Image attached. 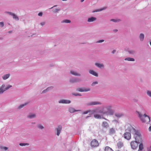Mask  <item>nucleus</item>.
<instances>
[{
  "label": "nucleus",
  "instance_id": "37",
  "mask_svg": "<svg viewBox=\"0 0 151 151\" xmlns=\"http://www.w3.org/2000/svg\"><path fill=\"white\" fill-rule=\"evenodd\" d=\"M128 52L129 54L133 55L135 53V51L133 50H130L128 51Z\"/></svg>",
  "mask_w": 151,
  "mask_h": 151
},
{
  "label": "nucleus",
  "instance_id": "6",
  "mask_svg": "<svg viewBox=\"0 0 151 151\" xmlns=\"http://www.w3.org/2000/svg\"><path fill=\"white\" fill-rule=\"evenodd\" d=\"M69 81L71 83H75L81 81V80L78 77H73L70 79Z\"/></svg>",
  "mask_w": 151,
  "mask_h": 151
},
{
  "label": "nucleus",
  "instance_id": "30",
  "mask_svg": "<svg viewBox=\"0 0 151 151\" xmlns=\"http://www.w3.org/2000/svg\"><path fill=\"white\" fill-rule=\"evenodd\" d=\"M70 20L67 19L63 20L61 21V23H70Z\"/></svg>",
  "mask_w": 151,
  "mask_h": 151
},
{
  "label": "nucleus",
  "instance_id": "17",
  "mask_svg": "<svg viewBox=\"0 0 151 151\" xmlns=\"http://www.w3.org/2000/svg\"><path fill=\"white\" fill-rule=\"evenodd\" d=\"M97 20V18L93 17L88 18L87 20V22H94Z\"/></svg>",
  "mask_w": 151,
  "mask_h": 151
},
{
  "label": "nucleus",
  "instance_id": "52",
  "mask_svg": "<svg viewBox=\"0 0 151 151\" xmlns=\"http://www.w3.org/2000/svg\"><path fill=\"white\" fill-rule=\"evenodd\" d=\"M57 6V5H54V6H53L51 8H50V9H52V8H53V7H56Z\"/></svg>",
  "mask_w": 151,
  "mask_h": 151
},
{
  "label": "nucleus",
  "instance_id": "44",
  "mask_svg": "<svg viewBox=\"0 0 151 151\" xmlns=\"http://www.w3.org/2000/svg\"><path fill=\"white\" fill-rule=\"evenodd\" d=\"M91 110H89L88 111H86L84 112L83 113V114H88V112H91Z\"/></svg>",
  "mask_w": 151,
  "mask_h": 151
},
{
  "label": "nucleus",
  "instance_id": "56",
  "mask_svg": "<svg viewBox=\"0 0 151 151\" xmlns=\"http://www.w3.org/2000/svg\"><path fill=\"white\" fill-rule=\"evenodd\" d=\"M84 1V0H81V2H83Z\"/></svg>",
  "mask_w": 151,
  "mask_h": 151
},
{
  "label": "nucleus",
  "instance_id": "45",
  "mask_svg": "<svg viewBox=\"0 0 151 151\" xmlns=\"http://www.w3.org/2000/svg\"><path fill=\"white\" fill-rule=\"evenodd\" d=\"M104 40H99L98 41L96 42L97 43H101L102 42H103L104 41Z\"/></svg>",
  "mask_w": 151,
  "mask_h": 151
},
{
  "label": "nucleus",
  "instance_id": "11",
  "mask_svg": "<svg viewBox=\"0 0 151 151\" xmlns=\"http://www.w3.org/2000/svg\"><path fill=\"white\" fill-rule=\"evenodd\" d=\"M101 102L97 101H91L86 104V105L87 106L101 105Z\"/></svg>",
  "mask_w": 151,
  "mask_h": 151
},
{
  "label": "nucleus",
  "instance_id": "24",
  "mask_svg": "<svg viewBox=\"0 0 151 151\" xmlns=\"http://www.w3.org/2000/svg\"><path fill=\"white\" fill-rule=\"evenodd\" d=\"M102 126L104 128H107L109 127V125L107 122H104L102 124Z\"/></svg>",
  "mask_w": 151,
  "mask_h": 151
},
{
  "label": "nucleus",
  "instance_id": "55",
  "mask_svg": "<svg viewBox=\"0 0 151 151\" xmlns=\"http://www.w3.org/2000/svg\"><path fill=\"white\" fill-rule=\"evenodd\" d=\"M90 116H86V119H87L88 118V117H90Z\"/></svg>",
  "mask_w": 151,
  "mask_h": 151
},
{
  "label": "nucleus",
  "instance_id": "38",
  "mask_svg": "<svg viewBox=\"0 0 151 151\" xmlns=\"http://www.w3.org/2000/svg\"><path fill=\"white\" fill-rule=\"evenodd\" d=\"M147 94L148 96L151 98V91L147 90Z\"/></svg>",
  "mask_w": 151,
  "mask_h": 151
},
{
  "label": "nucleus",
  "instance_id": "41",
  "mask_svg": "<svg viewBox=\"0 0 151 151\" xmlns=\"http://www.w3.org/2000/svg\"><path fill=\"white\" fill-rule=\"evenodd\" d=\"M110 21H112L114 22H119L120 20L119 19H111Z\"/></svg>",
  "mask_w": 151,
  "mask_h": 151
},
{
  "label": "nucleus",
  "instance_id": "36",
  "mask_svg": "<svg viewBox=\"0 0 151 151\" xmlns=\"http://www.w3.org/2000/svg\"><path fill=\"white\" fill-rule=\"evenodd\" d=\"M105 9V8H102V9H99L96 10H95L93 11L92 12L93 13L95 12H98L101 11Z\"/></svg>",
  "mask_w": 151,
  "mask_h": 151
},
{
  "label": "nucleus",
  "instance_id": "28",
  "mask_svg": "<svg viewBox=\"0 0 151 151\" xmlns=\"http://www.w3.org/2000/svg\"><path fill=\"white\" fill-rule=\"evenodd\" d=\"M119 148H121L123 145V143L121 142H119L117 144Z\"/></svg>",
  "mask_w": 151,
  "mask_h": 151
},
{
  "label": "nucleus",
  "instance_id": "4",
  "mask_svg": "<svg viewBox=\"0 0 151 151\" xmlns=\"http://www.w3.org/2000/svg\"><path fill=\"white\" fill-rule=\"evenodd\" d=\"M131 129L133 130L134 137V138L142 136L141 133L139 131L137 130L133 127H132Z\"/></svg>",
  "mask_w": 151,
  "mask_h": 151
},
{
  "label": "nucleus",
  "instance_id": "3",
  "mask_svg": "<svg viewBox=\"0 0 151 151\" xmlns=\"http://www.w3.org/2000/svg\"><path fill=\"white\" fill-rule=\"evenodd\" d=\"M12 87V85L6 84H3L0 87V94H3L4 91Z\"/></svg>",
  "mask_w": 151,
  "mask_h": 151
},
{
  "label": "nucleus",
  "instance_id": "35",
  "mask_svg": "<svg viewBox=\"0 0 151 151\" xmlns=\"http://www.w3.org/2000/svg\"><path fill=\"white\" fill-rule=\"evenodd\" d=\"M37 127L40 129H42L44 128V127L41 124H39L37 125Z\"/></svg>",
  "mask_w": 151,
  "mask_h": 151
},
{
  "label": "nucleus",
  "instance_id": "33",
  "mask_svg": "<svg viewBox=\"0 0 151 151\" xmlns=\"http://www.w3.org/2000/svg\"><path fill=\"white\" fill-rule=\"evenodd\" d=\"M105 151H114L110 147L108 146H106L105 148Z\"/></svg>",
  "mask_w": 151,
  "mask_h": 151
},
{
  "label": "nucleus",
  "instance_id": "19",
  "mask_svg": "<svg viewBox=\"0 0 151 151\" xmlns=\"http://www.w3.org/2000/svg\"><path fill=\"white\" fill-rule=\"evenodd\" d=\"M53 88V86H50L47 88L46 89L44 90L42 92V93H44L47 92L49 91L52 89Z\"/></svg>",
  "mask_w": 151,
  "mask_h": 151
},
{
  "label": "nucleus",
  "instance_id": "9",
  "mask_svg": "<svg viewBox=\"0 0 151 151\" xmlns=\"http://www.w3.org/2000/svg\"><path fill=\"white\" fill-rule=\"evenodd\" d=\"M76 90L77 91L81 92H86L90 91L91 89L90 88H86L84 87H83V88H77Z\"/></svg>",
  "mask_w": 151,
  "mask_h": 151
},
{
  "label": "nucleus",
  "instance_id": "7",
  "mask_svg": "<svg viewBox=\"0 0 151 151\" xmlns=\"http://www.w3.org/2000/svg\"><path fill=\"white\" fill-rule=\"evenodd\" d=\"M124 137L127 140H130L131 137V135L130 132H126L123 135Z\"/></svg>",
  "mask_w": 151,
  "mask_h": 151
},
{
  "label": "nucleus",
  "instance_id": "25",
  "mask_svg": "<svg viewBox=\"0 0 151 151\" xmlns=\"http://www.w3.org/2000/svg\"><path fill=\"white\" fill-rule=\"evenodd\" d=\"M144 37H145V35H144V34H143V33H140L139 35V40H140V41H143L144 40Z\"/></svg>",
  "mask_w": 151,
  "mask_h": 151
},
{
  "label": "nucleus",
  "instance_id": "51",
  "mask_svg": "<svg viewBox=\"0 0 151 151\" xmlns=\"http://www.w3.org/2000/svg\"><path fill=\"white\" fill-rule=\"evenodd\" d=\"M113 122H116L117 123V122H118V120H116L114 119L113 121Z\"/></svg>",
  "mask_w": 151,
  "mask_h": 151
},
{
  "label": "nucleus",
  "instance_id": "32",
  "mask_svg": "<svg viewBox=\"0 0 151 151\" xmlns=\"http://www.w3.org/2000/svg\"><path fill=\"white\" fill-rule=\"evenodd\" d=\"M115 116L118 118L121 117L123 116L122 113H116L115 114Z\"/></svg>",
  "mask_w": 151,
  "mask_h": 151
},
{
  "label": "nucleus",
  "instance_id": "15",
  "mask_svg": "<svg viewBox=\"0 0 151 151\" xmlns=\"http://www.w3.org/2000/svg\"><path fill=\"white\" fill-rule=\"evenodd\" d=\"M36 114L34 113H30L27 116V118L29 119H33L36 117Z\"/></svg>",
  "mask_w": 151,
  "mask_h": 151
},
{
  "label": "nucleus",
  "instance_id": "34",
  "mask_svg": "<svg viewBox=\"0 0 151 151\" xmlns=\"http://www.w3.org/2000/svg\"><path fill=\"white\" fill-rule=\"evenodd\" d=\"M60 10V9L56 8L53 9L52 11L53 13H56L58 12Z\"/></svg>",
  "mask_w": 151,
  "mask_h": 151
},
{
  "label": "nucleus",
  "instance_id": "26",
  "mask_svg": "<svg viewBox=\"0 0 151 151\" xmlns=\"http://www.w3.org/2000/svg\"><path fill=\"white\" fill-rule=\"evenodd\" d=\"M140 143L138 151H141L144 149L143 145L142 142Z\"/></svg>",
  "mask_w": 151,
  "mask_h": 151
},
{
  "label": "nucleus",
  "instance_id": "21",
  "mask_svg": "<svg viewBox=\"0 0 151 151\" xmlns=\"http://www.w3.org/2000/svg\"><path fill=\"white\" fill-rule=\"evenodd\" d=\"M89 73L96 77H98V73L93 70H89Z\"/></svg>",
  "mask_w": 151,
  "mask_h": 151
},
{
  "label": "nucleus",
  "instance_id": "50",
  "mask_svg": "<svg viewBox=\"0 0 151 151\" xmlns=\"http://www.w3.org/2000/svg\"><path fill=\"white\" fill-rule=\"evenodd\" d=\"M116 52V50H114L111 52V53L112 54H114Z\"/></svg>",
  "mask_w": 151,
  "mask_h": 151
},
{
  "label": "nucleus",
  "instance_id": "10",
  "mask_svg": "<svg viewBox=\"0 0 151 151\" xmlns=\"http://www.w3.org/2000/svg\"><path fill=\"white\" fill-rule=\"evenodd\" d=\"M70 73L71 74L76 76L80 77L81 76V74L80 73L74 70H70Z\"/></svg>",
  "mask_w": 151,
  "mask_h": 151
},
{
  "label": "nucleus",
  "instance_id": "27",
  "mask_svg": "<svg viewBox=\"0 0 151 151\" xmlns=\"http://www.w3.org/2000/svg\"><path fill=\"white\" fill-rule=\"evenodd\" d=\"M124 60L132 61H135V60L134 58L130 57H127L125 58L124 59Z\"/></svg>",
  "mask_w": 151,
  "mask_h": 151
},
{
  "label": "nucleus",
  "instance_id": "1",
  "mask_svg": "<svg viewBox=\"0 0 151 151\" xmlns=\"http://www.w3.org/2000/svg\"><path fill=\"white\" fill-rule=\"evenodd\" d=\"M113 107L112 105H107L103 106L101 109L99 107H97L91 110V113L94 114V117L95 119H101L102 116L98 114L99 113L106 115H113L115 111L112 109Z\"/></svg>",
  "mask_w": 151,
  "mask_h": 151
},
{
  "label": "nucleus",
  "instance_id": "18",
  "mask_svg": "<svg viewBox=\"0 0 151 151\" xmlns=\"http://www.w3.org/2000/svg\"><path fill=\"white\" fill-rule=\"evenodd\" d=\"M68 111L70 113H73L76 111H81L80 110H75L74 108L72 107H70L68 108Z\"/></svg>",
  "mask_w": 151,
  "mask_h": 151
},
{
  "label": "nucleus",
  "instance_id": "48",
  "mask_svg": "<svg viewBox=\"0 0 151 151\" xmlns=\"http://www.w3.org/2000/svg\"><path fill=\"white\" fill-rule=\"evenodd\" d=\"M45 24V22H41L40 23V25L42 26H43Z\"/></svg>",
  "mask_w": 151,
  "mask_h": 151
},
{
  "label": "nucleus",
  "instance_id": "49",
  "mask_svg": "<svg viewBox=\"0 0 151 151\" xmlns=\"http://www.w3.org/2000/svg\"><path fill=\"white\" fill-rule=\"evenodd\" d=\"M148 149H151V145L150 147H147V150H148Z\"/></svg>",
  "mask_w": 151,
  "mask_h": 151
},
{
  "label": "nucleus",
  "instance_id": "29",
  "mask_svg": "<svg viewBox=\"0 0 151 151\" xmlns=\"http://www.w3.org/2000/svg\"><path fill=\"white\" fill-rule=\"evenodd\" d=\"M13 18L14 19H15L16 21H18L19 20V18L16 14H14L13 15Z\"/></svg>",
  "mask_w": 151,
  "mask_h": 151
},
{
  "label": "nucleus",
  "instance_id": "43",
  "mask_svg": "<svg viewBox=\"0 0 151 151\" xmlns=\"http://www.w3.org/2000/svg\"><path fill=\"white\" fill-rule=\"evenodd\" d=\"M98 83V82L97 81H95V82H93L91 84V85L92 86H94L96 84H97Z\"/></svg>",
  "mask_w": 151,
  "mask_h": 151
},
{
  "label": "nucleus",
  "instance_id": "47",
  "mask_svg": "<svg viewBox=\"0 0 151 151\" xmlns=\"http://www.w3.org/2000/svg\"><path fill=\"white\" fill-rule=\"evenodd\" d=\"M38 15L39 16L41 17L42 15V12H40L38 14Z\"/></svg>",
  "mask_w": 151,
  "mask_h": 151
},
{
  "label": "nucleus",
  "instance_id": "20",
  "mask_svg": "<svg viewBox=\"0 0 151 151\" xmlns=\"http://www.w3.org/2000/svg\"><path fill=\"white\" fill-rule=\"evenodd\" d=\"M10 76V73L6 74L2 76V78L3 80H5L9 78Z\"/></svg>",
  "mask_w": 151,
  "mask_h": 151
},
{
  "label": "nucleus",
  "instance_id": "16",
  "mask_svg": "<svg viewBox=\"0 0 151 151\" xmlns=\"http://www.w3.org/2000/svg\"><path fill=\"white\" fill-rule=\"evenodd\" d=\"M134 139L135 140V141L139 143L142 142L143 141L142 136H140V137L135 138Z\"/></svg>",
  "mask_w": 151,
  "mask_h": 151
},
{
  "label": "nucleus",
  "instance_id": "40",
  "mask_svg": "<svg viewBox=\"0 0 151 151\" xmlns=\"http://www.w3.org/2000/svg\"><path fill=\"white\" fill-rule=\"evenodd\" d=\"M0 148L2 150H8V148L6 147H4L2 146H1L0 147Z\"/></svg>",
  "mask_w": 151,
  "mask_h": 151
},
{
  "label": "nucleus",
  "instance_id": "58",
  "mask_svg": "<svg viewBox=\"0 0 151 151\" xmlns=\"http://www.w3.org/2000/svg\"><path fill=\"white\" fill-rule=\"evenodd\" d=\"M150 46H151V42H150Z\"/></svg>",
  "mask_w": 151,
  "mask_h": 151
},
{
  "label": "nucleus",
  "instance_id": "31",
  "mask_svg": "<svg viewBox=\"0 0 151 151\" xmlns=\"http://www.w3.org/2000/svg\"><path fill=\"white\" fill-rule=\"evenodd\" d=\"M29 144L27 143H20L19 144V145L21 146H29Z\"/></svg>",
  "mask_w": 151,
  "mask_h": 151
},
{
  "label": "nucleus",
  "instance_id": "59",
  "mask_svg": "<svg viewBox=\"0 0 151 151\" xmlns=\"http://www.w3.org/2000/svg\"><path fill=\"white\" fill-rule=\"evenodd\" d=\"M9 33H11V31H9Z\"/></svg>",
  "mask_w": 151,
  "mask_h": 151
},
{
  "label": "nucleus",
  "instance_id": "8",
  "mask_svg": "<svg viewBox=\"0 0 151 151\" xmlns=\"http://www.w3.org/2000/svg\"><path fill=\"white\" fill-rule=\"evenodd\" d=\"M71 101L69 100L62 99L58 101L59 104H69L71 103Z\"/></svg>",
  "mask_w": 151,
  "mask_h": 151
},
{
  "label": "nucleus",
  "instance_id": "54",
  "mask_svg": "<svg viewBox=\"0 0 151 151\" xmlns=\"http://www.w3.org/2000/svg\"><path fill=\"white\" fill-rule=\"evenodd\" d=\"M113 31L114 32H117L118 31V30L117 29H114L113 30Z\"/></svg>",
  "mask_w": 151,
  "mask_h": 151
},
{
  "label": "nucleus",
  "instance_id": "22",
  "mask_svg": "<svg viewBox=\"0 0 151 151\" xmlns=\"http://www.w3.org/2000/svg\"><path fill=\"white\" fill-rule=\"evenodd\" d=\"M95 65L96 66L99 68H103L104 67V65L102 63H95Z\"/></svg>",
  "mask_w": 151,
  "mask_h": 151
},
{
  "label": "nucleus",
  "instance_id": "57",
  "mask_svg": "<svg viewBox=\"0 0 151 151\" xmlns=\"http://www.w3.org/2000/svg\"><path fill=\"white\" fill-rule=\"evenodd\" d=\"M147 151H151V149H148V150H147Z\"/></svg>",
  "mask_w": 151,
  "mask_h": 151
},
{
  "label": "nucleus",
  "instance_id": "2",
  "mask_svg": "<svg viewBox=\"0 0 151 151\" xmlns=\"http://www.w3.org/2000/svg\"><path fill=\"white\" fill-rule=\"evenodd\" d=\"M136 112L142 122L147 123L150 122V118L149 116L145 114L143 115L141 112L137 111H136Z\"/></svg>",
  "mask_w": 151,
  "mask_h": 151
},
{
  "label": "nucleus",
  "instance_id": "12",
  "mask_svg": "<svg viewBox=\"0 0 151 151\" xmlns=\"http://www.w3.org/2000/svg\"><path fill=\"white\" fill-rule=\"evenodd\" d=\"M91 145L93 147H96L99 145V143L97 141L96 139H94L91 141Z\"/></svg>",
  "mask_w": 151,
  "mask_h": 151
},
{
  "label": "nucleus",
  "instance_id": "42",
  "mask_svg": "<svg viewBox=\"0 0 151 151\" xmlns=\"http://www.w3.org/2000/svg\"><path fill=\"white\" fill-rule=\"evenodd\" d=\"M72 94L73 95H74L75 96H81V94L79 93H72Z\"/></svg>",
  "mask_w": 151,
  "mask_h": 151
},
{
  "label": "nucleus",
  "instance_id": "46",
  "mask_svg": "<svg viewBox=\"0 0 151 151\" xmlns=\"http://www.w3.org/2000/svg\"><path fill=\"white\" fill-rule=\"evenodd\" d=\"M0 26L1 27H4V24L3 22H0Z\"/></svg>",
  "mask_w": 151,
  "mask_h": 151
},
{
  "label": "nucleus",
  "instance_id": "53",
  "mask_svg": "<svg viewBox=\"0 0 151 151\" xmlns=\"http://www.w3.org/2000/svg\"><path fill=\"white\" fill-rule=\"evenodd\" d=\"M149 131H151V126H150L149 128Z\"/></svg>",
  "mask_w": 151,
  "mask_h": 151
},
{
  "label": "nucleus",
  "instance_id": "5",
  "mask_svg": "<svg viewBox=\"0 0 151 151\" xmlns=\"http://www.w3.org/2000/svg\"><path fill=\"white\" fill-rule=\"evenodd\" d=\"M139 143L135 141H132L130 142V145L131 148L134 150H136L138 146Z\"/></svg>",
  "mask_w": 151,
  "mask_h": 151
},
{
  "label": "nucleus",
  "instance_id": "23",
  "mask_svg": "<svg viewBox=\"0 0 151 151\" xmlns=\"http://www.w3.org/2000/svg\"><path fill=\"white\" fill-rule=\"evenodd\" d=\"M29 102H26L24 104H21V105H19L17 107L18 109H21L22 108H23L24 106L27 105L29 104Z\"/></svg>",
  "mask_w": 151,
  "mask_h": 151
},
{
  "label": "nucleus",
  "instance_id": "14",
  "mask_svg": "<svg viewBox=\"0 0 151 151\" xmlns=\"http://www.w3.org/2000/svg\"><path fill=\"white\" fill-rule=\"evenodd\" d=\"M116 133L115 129L113 128H110L109 131V134L110 135L114 134Z\"/></svg>",
  "mask_w": 151,
  "mask_h": 151
},
{
  "label": "nucleus",
  "instance_id": "13",
  "mask_svg": "<svg viewBox=\"0 0 151 151\" xmlns=\"http://www.w3.org/2000/svg\"><path fill=\"white\" fill-rule=\"evenodd\" d=\"M62 129V126L60 125L58 126L56 128L55 130L57 131V135L58 136L59 135Z\"/></svg>",
  "mask_w": 151,
  "mask_h": 151
},
{
  "label": "nucleus",
  "instance_id": "39",
  "mask_svg": "<svg viewBox=\"0 0 151 151\" xmlns=\"http://www.w3.org/2000/svg\"><path fill=\"white\" fill-rule=\"evenodd\" d=\"M5 13L7 14H9V15H11L12 16H13V15L14 13H12L11 12H5Z\"/></svg>",
  "mask_w": 151,
  "mask_h": 151
}]
</instances>
